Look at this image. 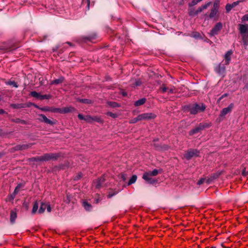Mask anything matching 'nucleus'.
I'll return each mask as SVG.
<instances>
[{
    "mask_svg": "<svg viewBox=\"0 0 248 248\" xmlns=\"http://www.w3.org/2000/svg\"><path fill=\"white\" fill-rule=\"evenodd\" d=\"M188 108L191 114H196L198 113L203 112L206 108V106L203 104L194 103L190 104L188 106Z\"/></svg>",
    "mask_w": 248,
    "mask_h": 248,
    "instance_id": "nucleus-1",
    "label": "nucleus"
},
{
    "mask_svg": "<svg viewBox=\"0 0 248 248\" xmlns=\"http://www.w3.org/2000/svg\"><path fill=\"white\" fill-rule=\"evenodd\" d=\"M239 30L242 36V40L244 45H247L248 40V35L247 32L248 31V26L247 25L239 24Z\"/></svg>",
    "mask_w": 248,
    "mask_h": 248,
    "instance_id": "nucleus-2",
    "label": "nucleus"
},
{
    "mask_svg": "<svg viewBox=\"0 0 248 248\" xmlns=\"http://www.w3.org/2000/svg\"><path fill=\"white\" fill-rule=\"evenodd\" d=\"M59 156V155L57 154L49 153L45 154L40 157L39 160L41 161H48L49 160H55Z\"/></svg>",
    "mask_w": 248,
    "mask_h": 248,
    "instance_id": "nucleus-3",
    "label": "nucleus"
},
{
    "mask_svg": "<svg viewBox=\"0 0 248 248\" xmlns=\"http://www.w3.org/2000/svg\"><path fill=\"white\" fill-rule=\"evenodd\" d=\"M199 155V152L198 150L195 149H190L185 153L184 156L186 159L189 160L192 157L194 156H198Z\"/></svg>",
    "mask_w": 248,
    "mask_h": 248,
    "instance_id": "nucleus-4",
    "label": "nucleus"
},
{
    "mask_svg": "<svg viewBox=\"0 0 248 248\" xmlns=\"http://www.w3.org/2000/svg\"><path fill=\"white\" fill-rule=\"evenodd\" d=\"M222 28V24L221 22L217 23L214 28L210 31L209 34L210 36H214L217 35L219 31Z\"/></svg>",
    "mask_w": 248,
    "mask_h": 248,
    "instance_id": "nucleus-5",
    "label": "nucleus"
},
{
    "mask_svg": "<svg viewBox=\"0 0 248 248\" xmlns=\"http://www.w3.org/2000/svg\"><path fill=\"white\" fill-rule=\"evenodd\" d=\"M140 115L141 121H149L154 119L156 117V115L153 113H144Z\"/></svg>",
    "mask_w": 248,
    "mask_h": 248,
    "instance_id": "nucleus-6",
    "label": "nucleus"
},
{
    "mask_svg": "<svg viewBox=\"0 0 248 248\" xmlns=\"http://www.w3.org/2000/svg\"><path fill=\"white\" fill-rule=\"evenodd\" d=\"M233 107V104L232 103H231L228 106V107L224 108L220 112L219 117H224L228 113L231 112L232 110Z\"/></svg>",
    "mask_w": 248,
    "mask_h": 248,
    "instance_id": "nucleus-7",
    "label": "nucleus"
},
{
    "mask_svg": "<svg viewBox=\"0 0 248 248\" xmlns=\"http://www.w3.org/2000/svg\"><path fill=\"white\" fill-rule=\"evenodd\" d=\"M142 178L149 184H154L156 181L147 172H145Z\"/></svg>",
    "mask_w": 248,
    "mask_h": 248,
    "instance_id": "nucleus-8",
    "label": "nucleus"
},
{
    "mask_svg": "<svg viewBox=\"0 0 248 248\" xmlns=\"http://www.w3.org/2000/svg\"><path fill=\"white\" fill-rule=\"evenodd\" d=\"M212 2L211 1L206 3V4L202 5L201 7H199L198 9L195 11L194 15H198L199 13L202 12L203 10L206 9L209 7Z\"/></svg>",
    "mask_w": 248,
    "mask_h": 248,
    "instance_id": "nucleus-9",
    "label": "nucleus"
},
{
    "mask_svg": "<svg viewBox=\"0 0 248 248\" xmlns=\"http://www.w3.org/2000/svg\"><path fill=\"white\" fill-rule=\"evenodd\" d=\"M23 187V185H22V184H19V185H18L16 186V188H15V190H14V191L13 193L11 195V199H14L15 198L16 195L18 193V192L19 191L20 189H21V188H22Z\"/></svg>",
    "mask_w": 248,
    "mask_h": 248,
    "instance_id": "nucleus-10",
    "label": "nucleus"
},
{
    "mask_svg": "<svg viewBox=\"0 0 248 248\" xmlns=\"http://www.w3.org/2000/svg\"><path fill=\"white\" fill-rule=\"evenodd\" d=\"M105 179L104 176H102L99 178L95 182V187L97 188H99L102 185L103 183L104 182Z\"/></svg>",
    "mask_w": 248,
    "mask_h": 248,
    "instance_id": "nucleus-11",
    "label": "nucleus"
},
{
    "mask_svg": "<svg viewBox=\"0 0 248 248\" xmlns=\"http://www.w3.org/2000/svg\"><path fill=\"white\" fill-rule=\"evenodd\" d=\"M225 71V67L224 66H221L220 64L218 65L216 68V71L220 75L224 74Z\"/></svg>",
    "mask_w": 248,
    "mask_h": 248,
    "instance_id": "nucleus-12",
    "label": "nucleus"
},
{
    "mask_svg": "<svg viewBox=\"0 0 248 248\" xmlns=\"http://www.w3.org/2000/svg\"><path fill=\"white\" fill-rule=\"evenodd\" d=\"M232 54V51H228L226 52L225 55V64L228 65L231 59V55Z\"/></svg>",
    "mask_w": 248,
    "mask_h": 248,
    "instance_id": "nucleus-13",
    "label": "nucleus"
},
{
    "mask_svg": "<svg viewBox=\"0 0 248 248\" xmlns=\"http://www.w3.org/2000/svg\"><path fill=\"white\" fill-rule=\"evenodd\" d=\"M40 117L41 118L40 120L41 121H43L46 124H49L51 125L53 124V123L50 120L47 119V118L45 115L43 114H41L40 115Z\"/></svg>",
    "mask_w": 248,
    "mask_h": 248,
    "instance_id": "nucleus-14",
    "label": "nucleus"
},
{
    "mask_svg": "<svg viewBox=\"0 0 248 248\" xmlns=\"http://www.w3.org/2000/svg\"><path fill=\"white\" fill-rule=\"evenodd\" d=\"M17 217V213L16 210H12L10 213V221L12 223H14Z\"/></svg>",
    "mask_w": 248,
    "mask_h": 248,
    "instance_id": "nucleus-15",
    "label": "nucleus"
},
{
    "mask_svg": "<svg viewBox=\"0 0 248 248\" xmlns=\"http://www.w3.org/2000/svg\"><path fill=\"white\" fill-rule=\"evenodd\" d=\"M31 146V144L18 145L15 147L16 150H22L26 149Z\"/></svg>",
    "mask_w": 248,
    "mask_h": 248,
    "instance_id": "nucleus-16",
    "label": "nucleus"
},
{
    "mask_svg": "<svg viewBox=\"0 0 248 248\" xmlns=\"http://www.w3.org/2000/svg\"><path fill=\"white\" fill-rule=\"evenodd\" d=\"M75 110L74 108L71 107H66L62 108V110L59 111L61 113H68L70 112H72Z\"/></svg>",
    "mask_w": 248,
    "mask_h": 248,
    "instance_id": "nucleus-17",
    "label": "nucleus"
},
{
    "mask_svg": "<svg viewBox=\"0 0 248 248\" xmlns=\"http://www.w3.org/2000/svg\"><path fill=\"white\" fill-rule=\"evenodd\" d=\"M82 205L86 211H91L92 209V206L91 204L87 202L84 201L82 203Z\"/></svg>",
    "mask_w": 248,
    "mask_h": 248,
    "instance_id": "nucleus-18",
    "label": "nucleus"
},
{
    "mask_svg": "<svg viewBox=\"0 0 248 248\" xmlns=\"http://www.w3.org/2000/svg\"><path fill=\"white\" fill-rule=\"evenodd\" d=\"M146 102V99L145 98H142L140 99L134 103V105L136 107L142 105L144 104Z\"/></svg>",
    "mask_w": 248,
    "mask_h": 248,
    "instance_id": "nucleus-19",
    "label": "nucleus"
},
{
    "mask_svg": "<svg viewBox=\"0 0 248 248\" xmlns=\"http://www.w3.org/2000/svg\"><path fill=\"white\" fill-rule=\"evenodd\" d=\"M63 80H64V78L62 77H60V78H59L58 79H57L52 81L51 82L50 84L51 85H52V84L58 85V84L62 83L63 81Z\"/></svg>",
    "mask_w": 248,
    "mask_h": 248,
    "instance_id": "nucleus-20",
    "label": "nucleus"
},
{
    "mask_svg": "<svg viewBox=\"0 0 248 248\" xmlns=\"http://www.w3.org/2000/svg\"><path fill=\"white\" fill-rule=\"evenodd\" d=\"M46 206L47 203L42 202L41 203L40 208L39 209L38 213L40 214L44 213L45 209H46Z\"/></svg>",
    "mask_w": 248,
    "mask_h": 248,
    "instance_id": "nucleus-21",
    "label": "nucleus"
},
{
    "mask_svg": "<svg viewBox=\"0 0 248 248\" xmlns=\"http://www.w3.org/2000/svg\"><path fill=\"white\" fill-rule=\"evenodd\" d=\"M217 12H218L217 9L212 8L211 10V13L209 15V17L210 18H214L216 16Z\"/></svg>",
    "mask_w": 248,
    "mask_h": 248,
    "instance_id": "nucleus-22",
    "label": "nucleus"
},
{
    "mask_svg": "<svg viewBox=\"0 0 248 248\" xmlns=\"http://www.w3.org/2000/svg\"><path fill=\"white\" fill-rule=\"evenodd\" d=\"M140 121H141V120L140 115H139L137 117H135L133 119H131L129 121V123L130 124H135Z\"/></svg>",
    "mask_w": 248,
    "mask_h": 248,
    "instance_id": "nucleus-23",
    "label": "nucleus"
},
{
    "mask_svg": "<svg viewBox=\"0 0 248 248\" xmlns=\"http://www.w3.org/2000/svg\"><path fill=\"white\" fill-rule=\"evenodd\" d=\"M106 114L108 116H109V117H111L113 118H116L118 117L119 116V114H117V113H113V112H107Z\"/></svg>",
    "mask_w": 248,
    "mask_h": 248,
    "instance_id": "nucleus-24",
    "label": "nucleus"
},
{
    "mask_svg": "<svg viewBox=\"0 0 248 248\" xmlns=\"http://www.w3.org/2000/svg\"><path fill=\"white\" fill-rule=\"evenodd\" d=\"M146 172L149 174L151 176H155L158 174V170L156 169H155L153 171H150Z\"/></svg>",
    "mask_w": 248,
    "mask_h": 248,
    "instance_id": "nucleus-25",
    "label": "nucleus"
},
{
    "mask_svg": "<svg viewBox=\"0 0 248 248\" xmlns=\"http://www.w3.org/2000/svg\"><path fill=\"white\" fill-rule=\"evenodd\" d=\"M137 178V177L136 175H133L131 177V178L130 179V180L128 182V185H130L134 183L136 181Z\"/></svg>",
    "mask_w": 248,
    "mask_h": 248,
    "instance_id": "nucleus-26",
    "label": "nucleus"
},
{
    "mask_svg": "<svg viewBox=\"0 0 248 248\" xmlns=\"http://www.w3.org/2000/svg\"><path fill=\"white\" fill-rule=\"evenodd\" d=\"M38 208V204L37 202H36L33 204V208L32 209V213L35 214L36 212V211H37Z\"/></svg>",
    "mask_w": 248,
    "mask_h": 248,
    "instance_id": "nucleus-27",
    "label": "nucleus"
},
{
    "mask_svg": "<svg viewBox=\"0 0 248 248\" xmlns=\"http://www.w3.org/2000/svg\"><path fill=\"white\" fill-rule=\"evenodd\" d=\"M30 94L31 96L35 97L36 98H40V94L37 93L35 91H32L31 92Z\"/></svg>",
    "mask_w": 248,
    "mask_h": 248,
    "instance_id": "nucleus-28",
    "label": "nucleus"
},
{
    "mask_svg": "<svg viewBox=\"0 0 248 248\" xmlns=\"http://www.w3.org/2000/svg\"><path fill=\"white\" fill-rule=\"evenodd\" d=\"M108 105L112 108H116L120 107V105L115 102H109L108 103Z\"/></svg>",
    "mask_w": 248,
    "mask_h": 248,
    "instance_id": "nucleus-29",
    "label": "nucleus"
},
{
    "mask_svg": "<svg viewBox=\"0 0 248 248\" xmlns=\"http://www.w3.org/2000/svg\"><path fill=\"white\" fill-rule=\"evenodd\" d=\"M199 131L203 129L204 128L208 127V124H200L198 126H197Z\"/></svg>",
    "mask_w": 248,
    "mask_h": 248,
    "instance_id": "nucleus-30",
    "label": "nucleus"
},
{
    "mask_svg": "<svg viewBox=\"0 0 248 248\" xmlns=\"http://www.w3.org/2000/svg\"><path fill=\"white\" fill-rule=\"evenodd\" d=\"M51 96L50 94H45V95H41L40 96V99L43 100V99H49L51 98Z\"/></svg>",
    "mask_w": 248,
    "mask_h": 248,
    "instance_id": "nucleus-31",
    "label": "nucleus"
},
{
    "mask_svg": "<svg viewBox=\"0 0 248 248\" xmlns=\"http://www.w3.org/2000/svg\"><path fill=\"white\" fill-rule=\"evenodd\" d=\"M200 1L199 0H192L189 3V6H193L196 4H197L198 3H199Z\"/></svg>",
    "mask_w": 248,
    "mask_h": 248,
    "instance_id": "nucleus-32",
    "label": "nucleus"
},
{
    "mask_svg": "<svg viewBox=\"0 0 248 248\" xmlns=\"http://www.w3.org/2000/svg\"><path fill=\"white\" fill-rule=\"evenodd\" d=\"M219 0H215L214 3L213 8L214 9H217L219 7Z\"/></svg>",
    "mask_w": 248,
    "mask_h": 248,
    "instance_id": "nucleus-33",
    "label": "nucleus"
},
{
    "mask_svg": "<svg viewBox=\"0 0 248 248\" xmlns=\"http://www.w3.org/2000/svg\"><path fill=\"white\" fill-rule=\"evenodd\" d=\"M84 120L88 123H91L93 122V117H91L90 116L87 115L85 116Z\"/></svg>",
    "mask_w": 248,
    "mask_h": 248,
    "instance_id": "nucleus-34",
    "label": "nucleus"
},
{
    "mask_svg": "<svg viewBox=\"0 0 248 248\" xmlns=\"http://www.w3.org/2000/svg\"><path fill=\"white\" fill-rule=\"evenodd\" d=\"M79 101L84 104H90L91 103V101L87 99H80Z\"/></svg>",
    "mask_w": 248,
    "mask_h": 248,
    "instance_id": "nucleus-35",
    "label": "nucleus"
},
{
    "mask_svg": "<svg viewBox=\"0 0 248 248\" xmlns=\"http://www.w3.org/2000/svg\"><path fill=\"white\" fill-rule=\"evenodd\" d=\"M96 121L98 123H103V120L102 119L100 118V117H93V121Z\"/></svg>",
    "mask_w": 248,
    "mask_h": 248,
    "instance_id": "nucleus-36",
    "label": "nucleus"
},
{
    "mask_svg": "<svg viewBox=\"0 0 248 248\" xmlns=\"http://www.w3.org/2000/svg\"><path fill=\"white\" fill-rule=\"evenodd\" d=\"M200 131L199 130L198 128L197 127H196V128H195L194 129H193L192 130H191L190 132V135H192L194 134H196L198 132H199Z\"/></svg>",
    "mask_w": 248,
    "mask_h": 248,
    "instance_id": "nucleus-37",
    "label": "nucleus"
},
{
    "mask_svg": "<svg viewBox=\"0 0 248 248\" xmlns=\"http://www.w3.org/2000/svg\"><path fill=\"white\" fill-rule=\"evenodd\" d=\"M226 12L227 13H229L232 8V5L231 4H227L226 5Z\"/></svg>",
    "mask_w": 248,
    "mask_h": 248,
    "instance_id": "nucleus-38",
    "label": "nucleus"
},
{
    "mask_svg": "<svg viewBox=\"0 0 248 248\" xmlns=\"http://www.w3.org/2000/svg\"><path fill=\"white\" fill-rule=\"evenodd\" d=\"M7 84L12 85L16 88L17 87V84L15 81H10L7 82Z\"/></svg>",
    "mask_w": 248,
    "mask_h": 248,
    "instance_id": "nucleus-39",
    "label": "nucleus"
},
{
    "mask_svg": "<svg viewBox=\"0 0 248 248\" xmlns=\"http://www.w3.org/2000/svg\"><path fill=\"white\" fill-rule=\"evenodd\" d=\"M242 21H248V14L243 16L241 18Z\"/></svg>",
    "mask_w": 248,
    "mask_h": 248,
    "instance_id": "nucleus-40",
    "label": "nucleus"
},
{
    "mask_svg": "<svg viewBox=\"0 0 248 248\" xmlns=\"http://www.w3.org/2000/svg\"><path fill=\"white\" fill-rule=\"evenodd\" d=\"M241 1H241V0H238V1H234V2H232V4H231L232 5V7L233 8V7H235L238 4H239V3L240 2H241Z\"/></svg>",
    "mask_w": 248,
    "mask_h": 248,
    "instance_id": "nucleus-41",
    "label": "nucleus"
},
{
    "mask_svg": "<svg viewBox=\"0 0 248 248\" xmlns=\"http://www.w3.org/2000/svg\"><path fill=\"white\" fill-rule=\"evenodd\" d=\"M218 176V175L214 174L213 176L211 177V178L207 180V183H209L210 181H212V179H216Z\"/></svg>",
    "mask_w": 248,
    "mask_h": 248,
    "instance_id": "nucleus-42",
    "label": "nucleus"
},
{
    "mask_svg": "<svg viewBox=\"0 0 248 248\" xmlns=\"http://www.w3.org/2000/svg\"><path fill=\"white\" fill-rule=\"evenodd\" d=\"M71 195L67 194L66 195V199L65 200V202L67 203H69L71 200Z\"/></svg>",
    "mask_w": 248,
    "mask_h": 248,
    "instance_id": "nucleus-43",
    "label": "nucleus"
},
{
    "mask_svg": "<svg viewBox=\"0 0 248 248\" xmlns=\"http://www.w3.org/2000/svg\"><path fill=\"white\" fill-rule=\"evenodd\" d=\"M205 179L204 178H201L197 183V184L198 185H201V184H203V182L205 181Z\"/></svg>",
    "mask_w": 248,
    "mask_h": 248,
    "instance_id": "nucleus-44",
    "label": "nucleus"
},
{
    "mask_svg": "<svg viewBox=\"0 0 248 248\" xmlns=\"http://www.w3.org/2000/svg\"><path fill=\"white\" fill-rule=\"evenodd\" d=\"M12 106L15 108H21L23 107L22 106V105H21V104H14Z\"/></svg>",
    "mask_w": 248,
    "mask_h": 248,
    "instance_id": "nucleus-45",
    "label": "nucleus"
},
{
    "mask_svg": "<svg viewBox=\"0 0 248 248\" xmlns=\"http://www.w3.org/2000/svg\"><path fill=\"white\" fill-rule=\"evenodd\" d=\"M46 209L47 211L48 212H49H49H51V207H50V204H47V206L46 207Z\"/></svg>",
    "mask_w": 248,
    "mask_h": 248,
    "instance_id": "nucleus-46",
    "label": "nucleus"
},
{
    "mask_svg": "<svg viewBox=\"0 0 248 248\" xmlns=\"http://www.w3.org/2000/svg\"><path fill=\"white\" fill-rule=\"evenodd\" d=\"M160 90L162 91V92L164 93L167 91V88L166 87H162L160 88Z\"/></svg>",
    "mask_w": 248,
    "mask_h": 248,
    "instance_id": "nucleus-47",
    "label": "nucleus"
},
{
    "mask_svg": "<svg viewBox=\"0 0 248 248\" xmlns=\"http://www.w3.org/2000/svg\"><path fill=\"white\" fill-rule=\"evenodd\" d=\"M78 118L80 119V120H84V118H85V116H84L83 115H82L81 114H79L78 115Z\"/></svg>",
    "mask_w": 248,
    "mask_h": 248,
    "instance_id": "nucleus-48",
    "label": "nucleus"
},
{
    "mask_svg": "<svg viewBox=\"0 0 248 248\" xmlns=\"http://www.w3.org/2000/svg\"><path fill=\"white\" fill-rule=\"evenodd\" d=\"M81 177V174H78L77 176H76L75 178H74V180H78V179H79Z\"/></svg>",
    "mask_w": 248,
    "mask_h": 248,
    "instance_id": "nucleus-49",
    "label": "nucleus"
},
{
    "mask_svg": "<svg viewBox=\"0 0 248 248\" xmlns=\"http://www.w3.org/2000/svg\"><path fill=\"white\" fill-rule=\"evenodd\" d=\"M140 84H141V82L140 80H138L135 81V86H138L140 85Z\"/></svg>",
    "mask_w": 248,
    "mask_h": 248,
    "instance_id": "nucleus-50",
    "label": "nucleus"
},
{
    "mask_svg": "<svg viewBox=\"0 0 248 248\" xmlns=\"http://www.w3.org/2000/svg\"><path fill=\"white\" fill-rule=\"evenodd\" d=\"M194 12H195V11H190L189 13V15L191 16H196L197 15H194Z\"/></svg>",
    "mask_w": 248,
    "mask_h": 248,
    "instance_id": "nucleus-51",
    "label": "nucleus"
},
{
    "mask_svg": "<svg viewBox=\"0 0 248 248\" xmlns=\"http://www.w3.org/2000/svg\"><path fill=\"white\" fill-rule=\"evenodd\" d=\"M116 194V193H114L113 194L109 193L108 195V198H111L113 196L115 195Z\"/></svg>",
    "mask_w": 248,
    "mask_h": 248,
    "instance_id": "nucleus-52",
    "label": "nucleus"
},
{
    "mask_svg": "<svg viewBox=\"0 0 248 248\" xmlns=\"http://www.w3.org/2000/svg\"><path fill=\"white\" fill-rule=\"evenodd\" d=\"M193 36L196 38H198L200 36V34L199 33H196L193 35Z\"/></svg>",
    "mask_w": 248,
    "mask_h": 248,
    "instance_id": "nucleus-53",
    "label": "nucleus"
},
{
    "mask_svg": "<svg viewBox=\"0 0 248 248\" xmlns=\"http://www.w3.org/2000/svg\"><path fill=\"white\" fill-rule=\"evenodd\" d=\"M174 93V89H170L169 90V93Z\"/></svg>",
    "mask_w": 248,
    "mask_h": 248,
    "instance_id": "nucleus-54",
    "label": "nucleus"
},
{
    "mask_svg": "<svg viewBox=\"0 0 248 248\" xmlns=\"http://www.w3.org/2000/svg\"><path fill=\"white\" fill-rule=\"evenodd\" d=\"M227 93L224 94L223 95L221 96V97H220L219 100H221V99H222L225 96H227Z\"/></svg>",
    "mask_w": 248,
    "mask_h": 248,
    "instance_id": "nucleus-55",
    "label": "nucleus"
},
{
    "mask_svg": "<svg viewBox=\"0 0 248 248\" xmlns=\"http://www.w3.org/2000/svg\"><path fill=\"white\" fill-rule=\"evenodd\" d=\"M5 113V112L4 110L1 109H0V114H4Z\"/></svg>",
    "mask_w": 248,
    "mask_h": 248,
    "instance_id": "nucleus-56",
    "label": "nucleus"
},
{
    "mask_svg": "<svg viewBox=\"0 0 248 248\" xmlns=\"http://www.w3.org/2000/svg\"><path fill=\"white\" fill-rule=\"evenodd\" d=\"M245 88L247 89H248V83L245 85Z\"/></svg>",
    "mask_w": 248,
    "mask_h": 248,
    "instance_id": "nucleus-57",
    "label": "nucleus"
},
{
    "mask_svg": "<svg viewBox=\"0 0 248 248\" xmlns=\"http://www.w3.org/2000/svg\"><path fill=\"white\" fill-rule=\"evenodd\" d=\"M67 43L68 44H69V45H71V43H69V42H67Z\"/></svg>",
    "mask_w": 248,
    "mask_h": 248,
    "instance_id": "nucleus-58",
    "label": "nucleus"
},
{
    "mask_svg": "<svg viewBox=\"0 0 248 248\" xmlns=\"http://www.w3.org/2000/svg\"><path fill=\"white\" fill-rule=\"evenodd\" d=\"M123 95H126V93H123Z\"/></svg>",
    "mask_w": 248,
    "mask_h": 248,
    "instance_id": "nucleus-59",
    "label": "nucleus"
},
{
    "mask_svg": "<svg viewBox=\"0 0 248 248\" xmlns=\"http://www.w3.org/2000/svg\"><path fill=\"white\" fill-rule=\"evenodd\" d=\"M88 7H89V3L88 2Z\"/></svg>",
    "mask_w": 248,
    "mask_h": 248,
    "instance_id": "nucleus-60",
    "label": "nucleus"
}]
</instances>
